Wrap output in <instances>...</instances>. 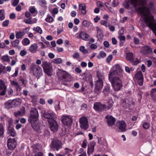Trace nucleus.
Listing matches in <instances>:
<instances>
[{
  "label": "nucleus",
  "mask_w": 156,
  "mask_h": 156,
  "mask_svg": "<svg viewBox=\"0 0 156 156\" xmlns=\"http://www.w3.org/2000/svg\"><path fill=\"white\" fill-rule=\"evenodd\" d=\"M147 1L141 0L140 3L142 6L139 7L138 10L143 16L144 22L147 24L148 27L152 30L156 36V23L152 22V21L154 20V17L151 14L149 7L146 6Z\"/></svg>",
  "instance_id": "1"
},
{
  "label": "nucleus",
  "mask_w": 156,
  "mask_h": 156,
  "mask_svg": "<svg viewBox=\"0 0 156 156\" xmlns=\"http://www.w3.org/2000/svg\"><path fill=\"white\" fill-rule=\"evenodd\" d=\"M114 72H109L108 78L111 83L112 86L115 91L120 90L123 87V82L122 79L119 77L114 76Z\"/></svg>",
  "instance_id": "2"
},
{
  "label": "nucleus",
  "mask_w": 156,
  "mask_h": 156,
  "mask_svg": "<svg viewBox=\"0 0 156 156\" xmlns=\"http://www.w3.org/2000/svg\"><path fill=\"white\" fill-rule=\"evenodd\" d=\"M38 119V113L37 110L34 108H32L30 111V115L28 118V122L30 123H33L32 127L36 131L39 129L40 126L39 125H37L35 122Z\"/></svg>",
  "instance_id": "3"
},
{
  "label": "nucleus",
  "mask_w": 156,
  "mask_h": 156,
  "mask_svg": "<svg viewBox=\"0 0 156 156\" xmlns=\"http://www.w3.org/2000/svg\"><path fill=\"white\" fill-rule=\"evenodd\" d=\"M114 102L111 99L106 104H102L100 102L95 103L94 105V109L97 111L102 112L107 111L111 108L113 105Z\"/></svg>",
  "instance_id": "4"
},
{
  "label": "nucleus",
  "mask_w": 156,
  "mask_h": 156,
  "mask_svg": "<svg viewBox=\"0 0 156 156\" xmlns=\"http://www.w3.org/2000/svg\"><path fill=\"white\" fill-rule=\"evenodd\" d=\"M97 76L98 79L95 82V91L96 92L98 93L103 87V79L104 77L101 74L98 73L97 74Z\"/></svg>",
  "instance_id": "5"
},
{
  "label": "nucleus",
  "mask_w": 156,
  "mask_h": 156,
  "mask_svg": "<svg viewBox=\"0 0 156 156\" xmlns=\"http://www.w3.org/2000/svg\"><path fill=\"white\" fill-rule=\"evenodd\" d=\"M51 148L53 151H58L62 147V142L56 138L53 139L51 144Z\"/></svg>",
  "instance_id": "6"
},
{
  "label": "nucleus",
  "mask_w": 156,
  "mask_h": 156,
  "mask_svg": "<svg viewBox=\"0 0 156 156\" xmlns=\"http://www.w3.org/2000/svg\"><path fill=\"white\" fill-rule=\"evenodd\" d=\"M21 100L20 98H16L12 100H9L5 104V107L7 109L16 107L21 103Z\"/></svg>",
  "instance_id": "7"
},
{
  "label": "nucleus",
  "mask_w": 156,
  "mask_h": 156,
  "mask_svg": "<svg viewBox=\"0 0 156 156\" xmlns=\"http://www.w3.org/2000/svg\"><path fill=\"white\" fill-rule=\"evenodd\" d=\"M126 58L133 65H137L140 61L137 58H134L133 53L132 52H128L126 54Z\"/></svg>",
  "instance_id": "8"
},
{
  "label": "nucleus",
  "mask_w": 156,
  "mask_h": 156,
  "mask_svg": "<svg viewBox=\"0 0 156 156\" xmlns=\"http://www.w3.org/2000/svg\"><path fill=\"white\" fill-rule=\"evenodd\" d=\"M42 66L44 72L48 76H51L52 72V68L50 64L47 61H44L43 62Z\"/></svg>",
  "instance_id": "9"
},
{
  "label": "nucleus",
  "mask_w": 156,
  "mask_h": 156,
  "mask_svg": "<svg viewBox=\"0 0 156 156\" xmlns=\"http://www.w3.org/2000/svg\"><path fill=\"white\" fill-rule=\"evenodd\" d=\"M31 70L32 71L34 75L39 79L42 75V70L41 67L39 66L36 65L33 66L31 67Z\"/></svg>",
  "instance_id": "10"
},
{
  "label": "nucleus",
  "mask_w": 156,
  "mask_h": 156,
  "mask_svg": "<svg viewBox=\"0 0 156 156\" xmlns=\"http://www.w3.org/2000/svg\"><path fill=\"white\" fill-rule=\"evenodd\" d=\"M61 121L64 125L69 126L72 123L73 119L70 116L64 115L61 117Z\"/></svg>",
  "instance_id": "11"
},
{
  "label": "nucleus",
  "mask_w": 156,
  "mask_h": 156,
  "mask_svg": "<svg viewBox=\"0 0 156 156\" xmlns=\"http://www.w3.org/2000/svg\"><path fill=\"white\" fill-rule=\"evenodd\" d=\"M137 3L138 0H125L123 4L125 8L129 9L131 8L130 7V5L131 4L136 7L137 5Z\"/></svg>",
  "instance_id": "12"
},
{
  "label": "nucleus",
  "mask_w": 156,
  "mask_h": 156,
  "mask_svg": "<svg viewBox=\"0 0 156 156\" xmlns=\"http://www.w3.org/2000/svg\"><path fill=\"white\" fill-rule=\"evenodd\" d=\"M48 122L51 131L53 132H56L58 129V126L56 121L54 119H51L48 120Z\"/></svg>",
  "instance_id": "13"
},
{
  "label": "nucleus",
  "mask_w": 156,
  "mask_h": 156,
  "mask_svg": "<svg viewBox=\"0 0 156 156\" xmlns=\"http://www.w3.org/2000/svg\"><path fill=\"white\" fill-rule=\"evenodd\" d=\"M16 142L15 138H9L7 141V146L10 150H14L16 146Z\"/></svg>",
  "instance_id": "14"
},
{
  "label": "nucleus",
  "mask_w": 156,
  "mask_h": 156,
  "mask_svg": "<svg viewBox=\"0 0 156 156\" xmlns=\"http://www.w3.org/2000/svg\"><path fill=\"white\" fill-rule=\"evenodd\" d=\"M80 127L84 130L87 129L88 127V122L87 118L84 117L80 118Z\"/></svg>",
  "instance_id": "15"
},
{
  "label": "nucleus",
  "mask_w": 156,
  "mask_h": 156,
  "mask_svg": "<svg viewBox=\"0 0 156 156\" xmlns=\"http://www.w3.org/2000/svg\"><path fill=\"white\" fill-rule=\"evenodd\" d=\"M61 77L66 81H69L71 80V76L66 72L63 71L60 72Z\"/></svg>",
  "instance_id": "16"
},
{
  "label": "nucleus",
  "mask_w": 156,
  "mask_h": 156,
  "mask_svg": "<svg viewBox=\"0 0 156 156\" xmlns=\"http://www.w3.org/2000/svg\"><path fill=\"white\" fill-rule=\"evenodd\" d=\"M107 119V122L109 126H112L115 124V119L112 115H107L105 117Z\"/></svg>",
  "instance_id": "17"
},
{
  "label": "nucleus",
  "mask_w": 156,
  "mask_h": 156,
  "mask_svg": "<svg viewBox=\"0 0 156 156\" xmlns=\"http://www.w3.org/2000/svg\"><path fill=\"white\" fill-rule=\"evenodd\" d=\"M42 115L45 118L48 120L54 119L55 117L54 114L51 112H44L43 113Z\"/></svg>",
  "instance_id": "18"
},
{
  "label": "nucleus",
  "mask_w": 156,
  "mask_h": 156,
  "mask_svg": "<svg viewBox=\"0 0 156 156\" xmlns=\"http://www.w3.org/2000/svg\"><path fill=\"white\" fill-rule=\"evenodd\" d=\"M116 126L122 131H124L126 129V124L124 121H121L117 122Z\"/></svg>",
  "instance_id": "19"
},
{
  "label": "nucleus",
  "mask_w": 156,
  "mask_h": 156,
  "mask_svg": "<svg viewBox=\"0 0 156 156\" xmlns=\"http://www.w3.org/2000/svg\"><path fill=\"white\" fill-rule=\"evenodd\" d=\"M114 72V76H115L116 75V74H117L119 76H121L122 74V70L120 67L119 66H118L116 67L115 70H110L109 71V72Z\"/></svg>",
  "instance_id": "20"
},
{
  "label": "nucleus",
  "mask_w": 156,
  "mask_h": 156,
  "mask_svg": "<svg viewBox=\"0 0 156 156\" xmlns=\"http://www.w3.org/2000/svg\"><path fill=\"white\" fill-rule=\"evenodd\" d=\"M95 143L92 142L88 145V147L87 154L89 155L92 154L94 151Z\"/></svg>",
  "instance_id": "21"
},
{
  "label": "nucleus",
  "mask_w": 156,
  "mask_h": 156,
  "mask_svg": "<svg viewBox=\"0 0 156 156\" xmlns=\"http://www.w3.org/2000/svg\"><path fill=\"white\" fill-rule=\"evenodd\" d=\"M96 29L97 33V37L98 38V41H100L102 40L103 37L102 30L101 29L98 27H96Z\"/></svg>",
  "instance_id": "22"
},
{
  "label": "nucleus",
  "mask_w": 156,
  "mask_h": 156,
  "mask_svg": "<svg viewBox=\"0 0 156 156\" xmlns=\"http://www.w3.org/2000/svg\"><path fill=\"white\" fill-rule=\"evenodd\" d=\"M25 112V109L24 107H22L20 110L17 112H14V115L15 117H18L20 116L23 115Z\"/></svg>",
  "instance_id": "23"
},
{
  "label": "nucleus",
  "mask_w": 156,
  "mask_h": 156,
  "mask_svg": "<svg viewBox=\"0 0 156 156\" xmlns=\"http://www.w3.org/2000/svg\"><path fill=\"white\" fill-rule=\"evenodd\" d=\"M79 36L80 38L85 41L88 40L90 37L84 31L81 32Z\"/></svg>",
  "instance_id": "24"
},
{
  "label": "nucleus",
  "mask_w": 156,
  "mask_h": 156,
  "mask_svg": "<svg viewBox=\"0 0 156 156\" xmlns=\"http://www.w3.org/2000/svg\"><path fill=\"white\" fill-rule=\"evenodd\" d=\"M110 86L109 85H107L104 87L102 93L105 96L108 95L110 92Z\"/></svg>",
  "instance_id": "25"
},
{
  "label": "nucleus",
  "mask_w": 156,
  "mask_h": 156,
  "mask_svg": "<svg viewBox=\"0 0 156 156\" xmlns=\"http://www.w3.org/2000/svg\"><path fill=\"white\" fill-rule=\"evenodd\" d=\"M38 48V46L36 43L31 44L29 47V51L32 53H35L36 52Z\"/></svg>",
  "instance_id": "26"
},
{
  "label": "nucleus",
  "mask_w": 156,
  "mask_h": 156,
  "mask_svg": "<svg viewBox=\"0 0 156 156\" xmlns=\"http://www.w3.org/2000/svg\"><path fill=\"white\" fill-rule=\"evenodd\" d=\"M33 151L34 152H37L34 156H43L42 153L41 152H38L39 151L38 146V145H34L33 146Z\"/></svg>",
  "instance_id": "27"
},
{
  "label": "nucleus",
  "mask_w": 156,
  "mask_h": 156,
  "mask_svg": "<svg viewBox=\"0 0 156 156\" xmlns=\"http://www.w3.org/2000/svg\"><path fill=\"white\" fill-rule=\"evenodd\" d=\"M79 8L80 10H81V13L83 15H84L86 14V7L84 4H80L79 5Z\"/></svg>",
  "instance_id": "28"
},
{
  "label": "nucleus",
  "mask_w": 156,
  "mask_h": 156,
  "mask_svg": "<svg viewBox=\"0 0 156 156\" xmlns=\"http://www.w3.org/2000/svg\"><path fill=\"white\" fill-rule=\"evenodd\" d=\"M143 51L146 53L151 54L152 52V49L148 46H145L143 47Z\"/></svg>",
  "instance_id": "29"
},
{
  "label": "nucleus",
  "mask_w": 156,
  "mask_h": 156,
  "mask_svg": "<svg viewBox=\"0 0 156 156\" xmlns=\"http://www.w3.org/2000/svg\"><path fill=\"white\" fill-rule=\"evenodd\" d=\"M24 34L21 31H16V39L20 38L22 39L24 36Z\"/></svg>",
  "instance_id": "30"
},
{
  "label": "nucleus",
  "mask_w": 156,
  "mask_h": 156,
  "mask_svg": "<svg viewBox=\"0 0 156 156\" xmlns=\"http://www.w3.org/2000/svg\"><path fill=\"white\" fill-rule=\"evenodd\" d=\"M8 132L12 136H15L16 134L14 129L12 127H11L10 128H8Z\"/></svg>",
  "instance_id": "31"
},
{
  "label": "nucleus",
  "mask_w": 156,
  "mask_h": 156,
  "mask_svg": "<svg viewBox=\"0 0 156 156\" xmlns=\"http://www.w3.org/2000/svg\"><path fill=\"white\" fill-rule=\"evenodd\" d=\"M98 142L99 144L102 145H105L106 143V141L103 138H98Z\"/></svg>",
  "instance_id": "32"
},
{
  "label": "nucleus",
  "mask_w": 156,
  "mask_h": 156,
  "mask_svg": "<svg viewBox=\"0 0 156 156\" xmlns=\"http://www.w3.org/2000/svg\"><path fill=\"white\" fill-rule=\"evenodd\" d=\"M33 30L34 31L40 34H42L43 32L41 28L39 26H37L36 27H34Z\"/></svg>",
  "instance_id": "33"
},
{
  "label": "nucleus",
  "mask_w": 156,
  "mask_h": 156,
  "mask_svg": "<svg viewBox=\"0 0 156 156\" xmlns=\"http://www.w3.org/2000/svg\"><path fill=\"white\" fill-rule=\"evenodd\" d=\"M22 43L24 46H26L30 43V41L27 38H24L22 41Z\"/></svg>",
  "instance_id": "34"
},
{
  "label": "nucleus",
  "mask_w": 156,
  "mask_h": 156,
  "mask_svg": "<svg viewBox=\"0 0 156 156\" xmlns=\"http://www.w3.org/2000/svg\"><path fill=\"white\" fill-rule=\"evenodd\" d=\"M136 76L139 80H143V76L141 71H139Z\"/></svg>",
  "instance_id": "35"
},
{
  "label": "nucleus",
  "mask_w": 156,
  "mask_h": 156,
  "mask_svg": "<svg viewBox=\"0 0 156 156\" xmlns=\"http://www.w3.org/2000/svg\"><path fill=\"white\" fill-rule=\"evenodd\" d=\"M39 4L42 7H47V2L45 0H39Z\"/></svg>",
  "instance_id": "36"
},
{
  "label": "nucleus",
  "mask_w": 156,
  "mask_h": 156,
  "mask_svg": "<svg viewBox=\"0 0 156 156\" xmlns=\"http://www.w3.org/2000/svg\"><path fill=\"white\" fill-rule=\"evenodd\" d=\"M19 80L22 82V84L24 86H25L27 84L26 79L23 78L22 76H20L19 77Z\"/></svg>",
  "instance_id": "37"
},
{
  "label": "nucleus",
  "mask_w": 156,
  "mask_h": 156,
  "mask_svg": "<svg viewBox=\"0 0 156 156\" xmlns=\"http://www.w3.org/2000/svg\"><path fill=\"white\" fill-rule=\"evenodd\" d=\"M53 18L50 15H48L45 19V20L48 23H51L53 21Z\"/></svg>",
  "instance_id": "38"
},
{
  "label": "nucleus",
  "mask_w": 156,
  "mask_h": 156,
  "mask_svg": "<svg viewBox=\"0 0 156 156\" xmlns=\"http://www.w3.org/2000/svg\"><path fill=\"white\" fill-rule=\"evenodd\" d=\"M19 42L20 41L18 39H16L14 41H12L11 42V43L13 47H16L18 46Z\"/></svg>",
  "instance_id": "39"
},
{
  "label": "nucleus",
  "mask_w": 156,
  "mask_h": 156,
  "mask_svg": "<svg viewBox=\"0 0 156 156\" xmlns=\"http://www.w3.org/2000/svg\"><path fill=\"white\" fill-rule=\"evenodd\" d=\"M79 50L80 51L84 54L88 53L87 50L85 49V47L84 46H80V48Z\"/></svg>",
  "instance_id": "40"
},
{
  "label": "nucleus",
  "mask_w": 156,
  "mask_h": 156,
  "mask_svg": "<svg viewBox=\"0 0 156 156\" xmlns=\"http://www.w3.org/2000/svg\"><path fill=\"white\" fill-rule=\"evenodd\" d=\"M6 93L7 95H9V96H12L13 93V90L11 88H9L8 89Z\"/></svg>",
  "instance_id": "41"
},
{
  "label": "nucleus",
  "mask_w": 156,
  "mask_h": 156,
  "mask_svg": "<svg viewBox=\"0 0 156 156\" xmlns=\"http://www.w3.org/2000/svg\"><path fill=\"white\" fill-rule=\"evenodd\" d=\"M62 62V59L61 58H55L53 59V62L55 63L59 64Z\"/></svg>",
  "instance_id": "42"
},
{
  "label": "nucleus",
  "mask_w": 156,
  "mask_h": 156,
  "mask_svg": "<svg viewBox=\"0 0 156 156\" xmlns=\"http://www.w3.org/2000/svg\"><path fill=\"white\" fill-rule=\"evenodd\" d=\"M6 90H4V87L0 86V95H4L5 94Z\"/></svg>",
  "instance_id": "43"
},
{
  "label": "nucleus",
  "mask_w": 156,
  "mask_h": 156,
  "mask_svg": "<svg viewBox=\"0 0 156 156\" xmlns=\"http://www.w3.org/2000/svg\"><path fill=\"white\" fill-rule=\"evenodd\" d=\"M0 86L3 87L4 90H6L7 87L5 85V83L3 80H0Z\"/></svg>",
  "instance_id": "44"
},
{
  "label": "nucleus",
  "mask_w": 156,
  "mask_h": 156,
  "mask_svg": "<svg viewBox=\"0 0 156 156\" xmlns=\"http://www.w3.org/2000/svg\"><path fill=\"white\" fill-rule=\"evenodd\" d=\"M90 22L87 20H84L82 22V24L86 27H88L89 26Z\"/></svg>",
  "instance_id": "45"
},
{
  "label": "nucleus",
  "mask_w": 156,
  "mask_h": 156,
  "mask_svg": "<svg viewBox=\"0 0 156 156\" xmlns=\"http://www.w3.org/2000/svg\"><path fill=\"white\" fill-rule=\"evenodd\" d=\"M8 128H11V127H12V126L13 124V121L12 119L11 118L9 119L8 120Z\"/></svg>",
  "instance_id": "46"
},
{
  "label": "nucleus",
  "mask_w": 156,
  "mask_h": 156,
  "mask_svg": "<svg viewBox=\"0 0 156 156\" xmlns=\"http://www.w3.org/2000/svg\"><path fill=\"white\" fill-rule=\"evenodd\" d=\"M41 40L44 42L48 47L50 46V45L49 42L46 41L44 37H42L41 38Z\"/></svg>",
  "instance_id": "47"
},
{
  "label": "nucleus",
  "mask_w": 156,
  "mask_h": 156,
  "mask_svg": "<svg viewBox=\"0 0 156 156\" xmlns=\"http://www.w3.org/2000/svg\"><path fill=\"white\" fill-rule=\"evenodd\" d=\"M4 133V129L3 125L0 124V137H1Z\"/></svg>",
  "instance_id": "48"
},
{
  "label": "nucleus",
  "mask_w": 156,
  "mask_h": 156,
  "mask_svg": "<svg viewBox=\"0 0 156 156\" xmlns=\"http://www.w3.org/2000/svg\"><path fill=\"white\" fill-rule=\"evenodd\" d=\"M9 23V20H6L3 22L2 25L3 27H6L8 26Z\"/></svg>",
  "instance_id": "49"
},
{
  "label": "nucleus",
  "mask_w": 156,
  "mask_h": 156,
  "mask_svg": "<svg viewBox=\"0 0 156 156\" xmlns=\"http://www.w3.org/2000/svg\"><path fill=\"white\" fill-rule=\"evenodd\" d=\"M143 126L144 128L147 129L149 128L150 124L148 122H144V123Z\"/></svg>",
  "instance_id": "50"
},
{
  "label": "nucleus",
  "mask_w": 156,
  "mask_h": 156,
  "mask_svg": "<svg viewBox=\"0 0 156 156\" xmlns=\"http://www.w3.org/2000/svg\"><path fill=\"white\" fill-rule=\"evenodd\" d=\"M80 55L78 52L75 53L73 55V57L74 59H77L80 58Z\"/></svg>",
  "instance_id": "51"
},
{
  "label": "nucleus",
  "mask_w": 156,
  "mask_h": 156,
  "mask_svg": "<svg viewBox=\"0 0 156 156\" xmlns=\"http://www.w3.org/2000/svg\"><path fill=\"white\" fill-rule=\"evenodd\" d=\"M29 11L31 13H34L36 11L34 6H30L29 8Z\"/></svg>",
  "instance_id": "52"
},
{
  "label": "nucleus",
  "mask_w": 156,
  "mask_h": 156,
  "mask_svg": "<svg viewBox=\"0 0 156 156\" xmlns=\"http://www.w3.org/2000/svg\"><path fill=\"white\" fill-rule=\"evenodd\" d=\"M19 71V68H16L15 69V73L13 74L11 76L13 77H16L18 75Z\"/></svg>",
  "instance_id": "53"
},
{
  "label": "nucleus",
  "mask_w": 156,
  "mask_h": 156,
  "mask_svg": "<svg viewBox=\"0 0 156 156\" xmlns=\"http://www.w3.org/2000/svg\"><path fill=\"white\" fill-rule=\"evenodd\" d=\"M107 21L103 20H101L100 21V23L102 25L106 27H107Z\"/></svg>",
  "instance_id": "54"
},
{
  "label": "nucleus",
  "mask_w": 156,
  "mask_h": 156,
  "mask_svg": "<svg viewBox=\"0 0 156 156\" xmlns=\"http://www.w3.org/2000/svg\"><path fill=\"white\" fill-rule=\"evenodd\" d=\"M97 5L98 6L101 8L104 7V6L103 5V3L101 1H99L97 2Z\"/></svg>",
  "instance_id": "55"
},
{
  "label": "nucleus",
  "mask_w": 156,
  "mask_h": 156,
  "mask_svg": "<svg viewBox=\"0 0 156 156\" xmlns=\"http://www.w3.org/2000/svg\"><path fill=\"white\" fill-rule=\"evenodd\" d=\"M100 55L102 58L105 57L106 56V53L103 51H101L100 52Z\"/></svg>",
  "instance_id": "56"
},
{
  "label": "nucleus",
  "mask_w": 156,
  "mask_h": 156,
  "mask_svg": "<svg viewBox=\"0 0 156 156\" xmlns=\"http://www.w3.org/2000/svg\"><path fill=\"white\" fill-rule=\"evenodd\" d=\"M112 55H109L106 58V62L107 63L110 62L112 59Z\"/></svg>",
  "instance_id": "57"
},
{
  "label": "nucleus",
  "mask_w": 156,
  "mask_h": 156,
  "mask_svg": "<svg viewBox=\"0 0 156 156\" xmlns=\"http://www.w3.org/2000/svg\"><path fill=\"white\" fill-rule=\"evenodd\" d=\"M124 28L123 27H121V29L119 31V34L120 35H122L124 34Z\"/></svg>",
  "instance_id": "58"
},
{
  "label": "nucleus",
  "mask_w": 156,
  "mask_h": 156,
  "mask_svg": "<svg viewBox=\"0 0 156 156\" xmlns=\"http://www.w3.org/2000/svg\"><path fill=\"white\" fill-rule=\"evenodd\" d=\"M2 58L3 60L5 62H8L9 60V58L7 56H3L2 57Z\"/></svg>",
  "instance_id": "59"
},
{
  "label": "nucleus",
  "mask_w": 156,
  "mask_h": 156,
  "mask_svg": "<svg viewBox=\"0 0 156 156\" xmlns=\"http://www.w3.org/2000/svg\"><path fill=\"white\" fill-rule=\"evenodd\" d=\"M118 38L120 40V41H125V40H126V37L125 36L120 35L119 36Z\"/></svg>",
  "instance_id": "60"
},
{
  "label": "nucleus",
  "mask_w": 156,
  "mask_h": 156,
  "mask_svg": "<svg viewBox=\"0 0 156 156\" xmlns=\"http://www.w3.org/2000/svg\"><path fill=\"white\" fill-rule=\"evenodd\" d=\"M87 140H84L82 144V147L83 148L86 147L87 145Z\"/></svg>",
  "instance_id": "61"
},
{
  "label": "nucleus",
  "mask_w": 156,
  "mask_h": 156,
  "mask_svg": "<svg viewBox=\"0 0 156 156\" xmlns=\"http://www.w3.org/2000/svg\"><path fill=\"white\" fill-rule=\"evenodd\" d=\"M27 54V52L25 50H22L21 51L20 54L22 56H24Z\"/></svg>",
  "instance_id": "62"
},
{
  "label": "nucleus",
  "mask_w": 156,
  "mask_h": 156,
  "mask_svg": "<svg viewBox=\"0 0 156 156\" xmlns=\"http://www.w3.org/2000/svg\"><path fill=\"white\" fill-rule=\"evenodd\" d=\"M103 44L104 46L107 48H108L110 46V44L107 41H105L103 43Z\"/></svg>",
  "instance_id": "63"
},
{
  "label": "nucleus",
  "mask_w": 156,
  "mask_h": 156,
  "mask_svg": "<svg viewBox=\"0 0 156 156\" xmlns=\"http://www.w3.org/2000/svg\"><path fill=\"white\" fill-rule=\"evenodd\" d=\"M134 43L135 44H138L139 43V40L137 38L134 37Z\"/></svg>",
  "instance_id": "64"
}]
</instances>
